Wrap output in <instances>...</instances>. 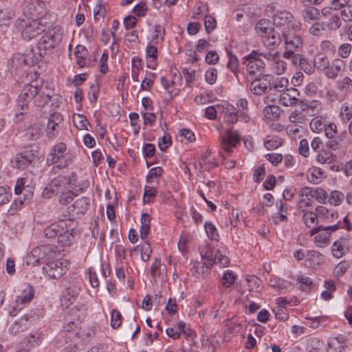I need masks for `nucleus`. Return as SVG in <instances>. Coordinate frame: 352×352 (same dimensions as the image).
<instances>
[{
  "label": "nucleus",
  "instance_id": "338daca9",
  "mask_svg": "<svg viewBox=\"0 0 352 352\" xmlns=\"http://www.w3.org/2000/svg\"><path fill=\"white\" fill-rule=\"evenodd\" d=\"M322 177V171L318 168H314L309 172L307 178L310 182L318 184L320 182Z\"/></svg>",
  "mask_w": 352,
  "mask_h": 352
},
{
  "label": "nucleus",
  "instance_id": "f03ea898",
  "mask_svg": "<svg viewBox=\"0 0 352 352\" xmlns=\"http://www.w3.org/2000/svg\"><path fill=\"white\" fill-rule=\"evenodd\" d=\"M63 30L58 26L54 27L51 30L45 33L38 41L36 50L30 49L26 50L24 61L28 65L36 64L41 60L48 50H52L58 46L62 41Z\"/></svg>",
  "mask_w": 352,
  "mask_h": 352
},
{
  "label": "nucleus",
  "instance_id": "b1692460",
  "mask_svg": "<svg viewBox=\"0 0 352 352\" xmlns=\"http://www.w3.org/2000/svg\"><path fill=\"white\" fill-rule=\"evenodd\" d=\"M34 159V156L28 151L17 154L12 162L13 166L23 170L32 163Z\"/></svg>",
  "mask_w": 352,
  "mask_h": 352
},
{
  "label": "nucleus",
  "instance_id": "f257e3e1",
  "mask_svg": "<svg viewBox=\"0 0 352 352\" xmlns=\"http://www.w3.org/2000/svg\"><path fill=\"white\" fill-rule=\"evenodd\" d=\"M51 96L52 91L46 85H38L36 82L24 85L18 97V106L22 111L16 113V121L21 120L20 117L23 115V110L28 107L30 101H33L37 107H44L49 102Z\"/></svg>",
  "mask_w": 352,
  "mask_h": 352
},
{
  "label": "nucleus",
  "instance_id": "bb28decb",
  "mask_svg": "<svg viewBox=\"0 0 352 352\" xmlns=\"http://www.w3.org/2000/svg\"><path fill=\"white\" fill-rule=\"evenodd\" d=\"M211 153L210 151H206L203 154L201 158L195 162V168H198L199 171L202 170H209L216 166L214 159L210 158Z\"/></svg>",
  "mask_w": 352,
  "mask_h": 352
},
{
  "label": "nucleus",
  "instance_id": "2f4dec72",
  "mask_svg": "<svg viewBox=\"0 0 352 352\" xmlns=\"http://www.w3.org/2000/svg\"><path fill=\"white\" fill-rule=\"evenodd\" d=\"M248 101L245 98H240L236 101V111L239 113L240 120L245 123L250 122L251 118L248 113Z\"/></svg>",
  "mask_w": 352,
  "mask_h": 352
},
{
  "label": "nucleus",
  "instance_id": "864d4df0",
  "mask_svg": "<svg viewBox=\"0 0 352 352\" xmlns=\"http://www.w3.org/2000/svg\"><path fill=\"white\" fill-rule=\"evenodd\" d=\"M14 16V12L12 10L8 8L0 10V24L1 25H8L13 19Z\"/></svg>",
  "mask_w": 352,
  "mask_h": 352
},
{
  "label": "nucleus",
  "instance_id": "39448f33",
  "mask_svg": "<svg viewBox=\"0 0 352 352\" xmlns=\"http://www.w3.org/2000/svg\"><path fill=\"white\" fill-rule=\"evenodd\" d=\"M78 180L76 173H71L69 175H58L52 179L42 191L41 195L45 199H50L57 196L66 189L67 186H75Z\"/></svg>",
  "mask_w": 352,
  "mask_h": 352
},
{
  "label": "nucleus",
  "instance_id": "e2e57ef3",
  "mask_svg": "<svg viewBox=\"0 0 352 352\" xmlns=\"http://www.w3.org/2000/svg\"><path fill=\"white\" fill-rule=\"evenodd\" d=\"M350 267V263L347 261L340 262L334 268L333 274L336 277L343 276Z\"/></svg>",
  "mask_w": 352,
  "mask_h": 352
},
{
  "label": "nucleus",
  "instance_id": "cd10ccee",
  "mask_svg": "<svg viewBox=\"0 0 352 352\" xmlns=\"http://www.w3.org/2000/svg\"><path fill=\"white\" fill-rule=\"evenodd\" d=\"M65 228V221H60L53 223L45 228L43 235L47 239L58 237V233Z\"/></svg>",
  "mask_w": 352,
  "mask_h": 352
},
{
  "label": "nucleus",
  "instance_id": "13d9d810",
  "mask_svg": "<svg viewBox=\"0 0 352 352\" xmlns=\"http://www.w3.org/2000/svg\"><path fill=\"white\" fill-rule=\"evenodd\" d=\"M296 281L299 284L300 288L303 292H309L312 287V280L310 278L304 276H298Z\"/></svg>",
  "mask_w": 352,
  "mask_h": 352
},
{
  "label": "nucleus",
  "instance_id": "5fc2aeb1",
  "mask_svg": "<svg viewBox=\"0 0 352 352\" xmlns=\"http://www.w3.org/2000/svg\"><path fill=\"white\" fill-rule=\"evenodd\" d=\"M312 192L313 198H314L317 201L321 204L326 203L328 198V193L324 189L322 188H316L315 189H312Z\"/></svg>",
  "mask_w": 352,
  "mask_h": 352
},
{
  "label": "nucleus",
  "instance_id": "ddd939ff",
  "mask_svg": "<svg viewBox=\"0 0 352 352\" xmlns=\"http://www.w3.org/2000/svg\"><path fill=\"white\" fill-rule=\"evenodd\" d=\"M81 282L79 278H73L69 285L63 292L60 302L62 306L68 308L76 300L80 291Z\"/></svg>",
  "mask_w": 352,
  "mask_h": 352
},
{
  "label": "nucleus",
  "instance_id": "4d7b16f0",
  "mask_svg": "<svg viewBox=\"0 0 352 352\" xmlns=\"http://www.w3.org/2000/svg\"><path fill=\"white\" fill-rule=\"evenodd\" d=\"M325 98L329 103L341 102L342 97L334 89L328 88L326 91Z\"/></svg>",
  "mask_w": 352,
  "mask_h": 352
},
{
  "label": "nucleus",
  "instance_id": "69168bd1",
  "mask_svg": "<svg viewBox=\"0 0 352 352\" xmlns=\"http://www.w3.org/2000/svg\"><path fill=\"white\" fill-rule=\"evenodd\" d=\"M317 161L320 164H331L334 161V156L329 152L321 151L317 155Z\"/></svg>",
  "mask_w": 352,
  "mask_h": 352
},
{
  "label": "nucleus",
  "instance_id": "20e7f679",
  "mask_svg": "<svg viewBox=\"0 0 352 352\" xmlns=\"http://www.w3.org/2000/svg\"><path fill=\"white\" fill-rule=\"evenodd\" d=\"M256 34L268 50L276 49L281 43V36L275 31L273 22L267 19L259 20L255 25Z\"/></svg>",
  "mask_w": 352,
  "mask_h": 352
},
{
  "label": "nucleus",
  "instance_id": "5701e85b",
  "mask_svg": "<svg viewBox=\"0 0 352 352\" xmlns=\"http://www.w3.org/2000/svg\"><path fill=\"white\" fill-rule=\"evenodd\" d=\"M63 120V118L59 113H54L50 115L46 129V133L48 138H55L59 124Z\"/></svg>",
  "mask_w": 352,
  "mask_h": 352
},
{
  "label": "nucleus",
  "instance_id": "1a4fd4ad",
  "mask_svg": "<svg viewBox=\"0 0 352 352\" xmlns=\"http://www.w3.org/2000/svg\"><path fill=\"white\" fill-rule=\"evenodd\" d=\"M241 136L237 131L228 129L220 137L219 153L226 159L241 142Z\"/></svg>",
  "mask_w": 352,
  "mask_h": 352
},
{
  "label": "nucleus",
  "instance_id": "774afa93",
  "mask_svg": "<svg viewBox=\"0 0 352 352\" xmlns=\"http://www.w3.org/2000/svg\"><path fill=\"white\" fill-rule=\"evenodd\" d=\"M352 86V80L348 76H344L338 82L337 88L341 91H349Z\"/></svg>",
  "mask_w": 352,
  "mask_h": 352
},
{
  "label": "nucleus",
  "instance_id": "a211bd4d",
  "mask_svg": "<svg viewBox=\"0 0 352 352\" xmlns=\"http://www.w3.org/2000/svg\"><path fill=\"white\" fill-rule=\"evenodd\" d=\"M336 10L332 8H324L321 10V14L323 16L328 18L327 21L323 22L324 25L330 30H336L342 25V21L340 19L338 13Z\"/></svg>",
  "mask_w": 352,
  "mask_h": 352
},
{
  "label": "nucleus",
  "instance_id": "dca6fc26",
  "mask_svg": "<svg viewBox=\"0 0 352 352\" xmlns=\"http://www.w3.org/2000/svg\"><path fill=\"white\" fill-rule=\"evenodd\" d=\"M67 152V145L63 142L55 144L50 151L47 157V164L65 166V157Z\"/></svg>",
  "mask_w": 352,
  "mask_h": 352
},
{
  "label": "nucleus",
  "instance_id": "aec40b11",
  "mask_svg": "<svg viewBox=\"0 0 352 352\" xmlns=\"http://www.w3.org/2000/svg\"><path fill=\"white\" fill-rule=\"evenodd\" d=\"M345 63L340 58H335L329 63L328 69L324 72L325 76L329 79H336L342 72H344Z\"/></svg>",
  "mask_w": 352,
  "mask_h": 352
},
{
  "label": "nucleus",
  "instance_id": "603ef678",
  "mask_svg": "<svg viewBox=\"0 0 352 352\" xmlns=\"http://www.w3.org/2000/svg\"><path fill=\"white\" fill-rule=\"evenodd\" d=\"M329 198V202L333 206H340L345 198L344 195L338 190L331 192Z\"/></svg>",
  "mask_w": 352,
  "mask_h": 352
},
{
  "label": "nucleus",
  "instance_id": "4468645a",
  "mask_svg": "<svg viewBox=\"0 0 352 352\" xmlns=\"http://www.w3.org/2000/svg\"><path fill=\"white\" fill-rule=\"evenodd\" d=\"M21 7L22 16L38 19L43 14V3L40 0H23Z\"/></svg>",
  "mask_w": 352,
  "mask_h": 352
},
{
  "label": "nucleus",
  "instance_id": "393cba45",
  "mask_svg": "<svg viewBox=\"0 0 352 352\" xmlns=\"http://www.w3.org/2000/svg\"><path fill=\"white\" fill-rule=\"evenodd\" d=\"M312 188L305 186L302 187L300 192V199L297 204L298 210L306 209V208L311 205Z\"/></svg>",
  "mask_w": 352,
  "mask_h": 352
},
{
  "label": "nucleus",
  "instance_id": "423d86ee",
  "mask_svg": "<svg viewBox=\"0 0 352 352\" xmlns=\"http://www.w3.org/2000/svg\"><path fill=\"white\" fill-rule=\"evenodd\" d=\"M16 31L20 33L21 38L25 41H30L41 34L44 30V25L38 19L20 16L15 21Z\"/></svg>",
  "mask_w": 352,
  "mask_h": 352
},
{
  "label": "nucleus",
  "instance_id": "0eeeda50",
  "mask_svg": "<svg viewBox=\"0 0 352 352\" xmlns=\"http://www.w3.org/2000/svg\"><path fill=\"white\" fill-rule=\"evenodd\" d=\"M56 248L52 245H43L32 248L28 254L26 263L31 265H36L43 263L56 255Z\"/></svg>",
  "mask_w": 352,
  "mask_h": 352
},
{
  "label": "nucleus",
  "instance_id": "3c124183",
  "mask_svg": "<svg viewBox=\"0 0 352 352\" xmlns=\"http://www.w3.org/2000/svg\"><path fill=\"white\" fill-rule=\"evenodd\" d=\"M288 85V79L285 77H280L273 81L270 89H273L277 91H283L285 89H287Z\"/></svg>",
  "mask_w": 352,
  "mask_h": 352
},
{
  "label": "nucleus",
  "instance_id": "f3484780",
  "mask_svg": "<svg viewBox=\"0 0 352 352\" xmlns=\"http://www.w3.org/2000/svg\"><path fill=\"white\" fill-rule=\"evenodd\" d=\"M43 270L49 278L57 279L63 276L67 269L65 262L56 260L45 264L43 267Z\"/></svg>",
  "mask_w": 352,
  "mask_h": 352
},
{
  "label": "nucleus",
  "instance_id": "a18cd8bd",
  "mask_svg": "<svg viewBox=\"0 0 352 352\" xmlns=\"http://www.w3.org/2000/svg\"><path fill=\"white\" fill-rule=\"evenodd\" d=\"M87 312V307L83 303H78L70 310V314L74 320L80 321L83 320Z\"/></svg>",
  "mask_w": 352,
  "mask_h": 352
},
{
  "label": "nucleus",
  "instance_id": "c756f323",
  "mask_svg": "<svg viewBox=\"0 0 352 352\" xmlns=\"http://www.w3.org/2000/svg\"><path fill=\"white\" fill-rule=\"evenodd\" d=\"M299 214L302 217L303 223L307 228H315L318 223L317 214L316 212L307 210V209L299 210Z\"/></svg>",
  "mask_w": 352,
  "mask_h": 352
},
{
  "label": "nucleus",
  "instance_id": "412c9836",
  "mask_svg": "<svg viewBox=\"0 0 352 352\" xmlns=\"http://www.w3.org/2000/svg\"><path fill=\"white\" fill-rule=\"evenodd\" d=\"M34 296V290L29 284L23 286L21 294L17 296L15 301L18 303V309H23L25 305L30 303Z\"/></svg>",
  "mask_w": 352,
  "mask_h": 352
},
{
  "label": "nucleus",
  "instance_id": "bf43d9fd",
  "mask_svg": "<svg viewBox=\"0 0 352 352\" xmlns=\"http://www.w3.org/2000/svg\"><path fill=\"white\" fill-rule=\"evenodd\" d=\"M140 249L141 251V258L143 261H148L151 257V254L152 253V249L151 247V245L148 242H145L144 244L141 245L140 248L139 246H136L134 248V250H137L138 249Z\"/></svg>",
  "mask_w": 352,
  "mask_h": 352
},
{
  "label": "nucleus",
  "instance_id": "c85d7f7f",
  "mask_svg": "<svg viewBox=\"0 0 352 352\" xmlns=\"http://www.w3.org/2000/svg\"><path fill=\"white\" fill-rule=\"evenodd\" d=\"M281 109L277 105L266 106L263 111V119L265 122L276 121L279 119Z\"/></svg>",
  "mask_w": 352,
  "mask_h": 352
},
{
  "label": "nucleus",
  "instance_id": "9d476101",
  "mask_svg": "<svg viewBox=\"0 0 352 352\" xmlns=\"http://www.w3.org/2000/svg\"><path fill=\"white\" fill-rule=\"evenodd\" d=\"M339 228L340 225L337 223L328 226H318L310 230V235L314 236L313 241L317 247L324 248L329 244L331 233Z\"/></svg>",
  "mask_w": 352,
  "mask_h": 352
},
{
  "label": "nucleus",
  "instance_id": "2eb2a0df",
  "mask_svg": "<svg viewBox=\"0 0 352 352\" xmlns=\"http://www.w3.org/2000/svg\"><path fill=\"white\" fill-rule=\"evenodd\" d=\"M280 36L281 39H284L285 48L283 56H289L292 52H298L302 48V40L299 35L283 32Z\"/></svg>",
  "mask_w": 352,
  "mask_h": 352
},
{
  "label": "nucleus",
  "instance_id": "8fccbe9b",
  "mask_svg": "<svg viewBox=\"0 0 352 352\" xmlns=\"http://www.w3.org/2000/svg\"><path fill=\"white\" fill-rule=\"evenodd\" d=\"M142 69V62L138 58H133L132 59V69L131 77L133 81L138 82L139 74Z\"/></svg>",
  "mask_w": 352,
  "mask_h": 352
},
{
  "label": "nucleus",
  "instance_id": "c03bdc74",
  "mask_svg": "<svg viewBox=\"0 0 352 352\" xmlns=\"http://www.w3.org/2000/svg\"><path fill=\"white\" fill-rule=\"evenodd\" d=\"M237 275L230 270H226L222 276V285L226 288L231 287L236 282Z\"/></svg>",
  "mask_w": 352,
  "mask_h": 352
},
{
  "label": "nucleus",
  "instance_id": "7ed1b4c3",
  "mask_svg": "<svg viewBox=\"0 0 352 352\" xmlns=\"http://www.w3.org/2000/svg\"><path fill=\"white\" fill-rule=\"evenodd\" d=\"M266 12L272 19L274 25L282 32L292 30L298 31L302 28L300 21L294 16L288 10L282 8L277 3H273L267 6Z\"/></svg>",
  "mask_w": 352,
  "mask_h": 352
},
{
  "label": "nucleus",
  "instance_id": "e433bc0d",
  "mask_svg": "<svg viewBox=\"0 0 352 352\" xmlns=\"http://www.w3.org/2000/svg\"><path fill=\"white\" fill-rule=\"evenodd\" d=\"M306 258L311 267H316L325 261L324 256L316 250H309L306 254Z\"/></svg>",
  "mask_w": 352,
  "mask_h": 352
},
{
  "label": "nucleus",
  "instance_id": "ea45409f",
  "mask_svg": "<svg viewBox=\"0 0 352 352\" xmlns=\"http://www.w3.org/2000/svg\"><path fill=\"white\" fill-rule=\"evenodd\" d=\"M320 10L314 7H308L301 11V16L305 22L316 21L320 16Z\"/></svg>",
  "mask_w": 352,
  "mask_h": 352
},
{
  "label": "nucleus",
  "instance_id": "09e8293b",
  "mask_svg": "<svg viewBox=\"0 0 352 352\" xmlns=\"http://www.w3.org/2000/svg\"><path fill=\"white\" fill-rule=\"evenodd\" d=\"M264 145L267 150L276 149L282 145V140L278 136H267Z\"/></svg>",
  "mask_w": 352,
  "mask_h": 352
},
{
  "label": "nucleus",
  "instance_id": "052dcab7",
  "mask_svg": "<svg viewBox=\"0 0 352 352\" xmlns=\"http://www.w3.org/2000/svg\"><path fill=\"white\" fill-rule=\"evenodd\" d=\"M208 237L211 240H217L219 234L215 226L210 221H206L204 224Z\"/></svg>",
  "mask_w": 352,
  "mask_h": 352
},
{
  "label": "nucleus",
  "instance_id": "9b49d317",
  "mask_svg": "<svg viewBox=\"0 0 352 352\" xmlns=\"http://www.w3.org/2000/svg\"><path fill=\"white\" fill-rule=\"evenodd\" d=\"M89 186V182L88 180L79 182L77 180L75 186H69V189L64 190L59 194L58 199L59 204L65 206L71 204L75 197L84 192Z\"/></svg>",
  "mask_w": 352,
  "mask_h": 352
},
{
  "label": "nucleus",
  "instance_id": "c9c22d12",
  "mask_svg": "<svg viewBox=\"0 0 352 352\" xmlns=\"http://www.w3.org/2000/svg\"><path fill=\"white\" fill-rule=\"evenodd\" d=\"M346 346L343 338H330L327 344V352H342Z\"/></svg>",
  "mask_w": 352,
  "mask_h": 352
},
{
  "label": "nucleus",
  "instance_id": "6e6d98bb",
  "mask_svg": "<svg viewBox=\"0 0 352 352\" xmlns=\"http://www.w3.org/2000/svg\"><path fill=\"white\" fill-rule=\"evenodd\" d=\"M326 123L320 117L314 118L310 122V129L314 133H320L324 130Z\"/></svg>",
  "mask_w": 352,
  "mask_h": 352
},
{
  "label": "nucleus",
  "instance_id": "473e14b6",
  "mask_svg": "<svg viewBox=\"0 0 352 352\" xmlns=\"http://www.w3.org/2000/svg\"><path fill=\"white\" fill-rule=\"evenodd\" d=\"M223 120L229 124H235L240 120L239 113L236 108L231 104H226L223 109Z\"/></svg>",
  "mask_w": 352,
  "mask_h": 352
},
{
  "label": "nucleus",
  "instance_id": "49530a36",
  "mask_svg": "<svg viewBox=\"0 0 352 352\" xmlns=\"http://www.w3.org/2000/svg\"><path fill=\"white\" fill-rule=\"evenodd\" d=\"M73 122L74 125L78 130H89L88 126H89V122L87 118L82 114L74 113L73 115Z\"/></svg>",
  "mask_w": 352,
  "mask_h": 352
},
{
  "label": "nucleus",
  "instance_id": "6ab92c4d",
  "mask_svg": "<svg viewBox=\"0 0 352 352\" xmlns=\"http://www.w3.org/2000/svg\"><path fill=\"white\" fill-rule=\"evenodd\" d=\"M72 221H65V228L58 233L57 242L61 247H68L72 244L74 236Z\"/></svg>",
  "mask_w": 352,
  "mask_h": 352
},
{
  "label": "nucleus",
  "instance_id": "4c0bfd02",
  "mask_svg": "<svg viewBox=\"0 0 352 352\" xmlns=\"http://www.w3.org/2000/svg\"><path fill=\"white\" fill-rule=\"evenodd\" d=\"M90 199L88 197H82L76 199L72 204L74 210L78 214H85L89 209Z\"/></svg>",
  "mask_w": 352,
  "mask_h": 352
},
{
  "label": "nucleus",
  "instance_id": "f704fd0d",
  "mask_svg": "<svg viewBox=\"0 0 352 352\" xmlns=\"http://www.w3.org/2000/svg\"><path fill=\"white\" fill-rule=\"evenodd\" d=\"M146 65L148 68L155 69L157 66L156 60L157 58V47L148 44L146 48Z\"/></svg>",
  "mask_w": 352,
  "mask_h": 352
},
{
  "label": "nucleus",
  "instance_id": "4be33fe9",
  "mask_svg": "<svg viewBox=\"0 0 352 352\" xmlns=\"http://www.w3.org/2000/svg\"><path fill=\"white\" fill-rule=\"evenodd\" d=\"M299 92L295 88L287 89L279 96L278 101L285 107H291L296 104L298 101Z\"/></svg>",
  "mask_w": 352,
  "mask_h": 352
},
{
  "label": "nucleus",
  "instance_id": "a19ab883",
  "mask_svg": "<svg viewBox=\"0 0 352 352\" xmlns=\"http://www.w3.org/2000/svg\"><path fill=\"white\" fill-rule=\"evenodd\" d=\"M329 63V58L325 54L318 53L315 55L314 58V66L318 71L324 72L326 69H328Z\"/></svg>",
  "mask_w": 352,
  "mask_h": 352
},
{
  "label": "nucleus",
  "instance_id": "79ce46f5",
  "mask_svg": "<svg viewBox=\"0 0 352 352\" xmlns=\"http://www.w3.org/2000/svg\"><path fill=\"white\" fill-rule=\"evenodd\" d=\"M151 217L148 213H142L141 216V226L140 229V237L142 239L147 238L150 231Z\"/></svg>",
  "mask_w": 352,
  "mask_h": 352
},
{
  "label": "nucleus",
  "instance_id": "6e6552de",
  "mask_svg": "<svg viewBox=\"0 0 352 352\" xmlns=\"http://www.w3.org/2000/svg\"><path fill=\"white\" fill-rule=\"evenodd\" d=\"M265 52H260L257 50H253L250 54L244 57V64L245 65V72L247 78L254 79L260 74L265 69V63L261 58Z\"/></svg>",
  "mask_w": 352,
  "mask_h": 352
},
{
  "label": "nucleus",
  "instance_id": "a878e982",
  "mask_svg": "<svg viewBox=\"0 0 352 352\" xmlns=\"http://www.w3.org/2000/svg\"><path fill=\"white\" fill-rule=\"evenodd\" d=\"M315 210L318 220L321 219L326 223H331L338 218L337 212L333 210H329L324 206H317Z\"/></svg>",
  "mask_w": 352,
  "mask_h": 352
},
{
  "label": "nucleus",
  "instance_id": "7c9ffc66",
  "mask_svg": "<svg viewBox=\"0 0 352 352\" xmlns=\"http://www.w3.org/2000/svg\"><path fill=\"white\" fill-rule=\"evenodd\" d=\"M347 239L341 237L336 241L331 247V252L333 257L340 258L342 257L346 252Z\"/></svg>",
  "mask_w": 352,
  "mask_h": 352
},
{
  "label": "nucleus",
  "instance_id": "72a5a7b5",
  "mask_svg": "<svg viewBox=\"0 0 352 352\" xmlns=\"http://www.w3.org/2000/svg\"><path fill=\"white\" fill-rule=\"evenodd\" d=\"M210 267L205 266V264L199 262H194L192 263L190 272L196 278H205L210 274Z\"/></svg>",
  "mask_w": 352,
  "mask_h": 352
},
{
  "label": "nucleus",
  "instance_id": "de8ad7c7",
  "mask_svg": "<svg viewBox=\"0 0 352 352\" xmlns=\"http://www.w3.org/2000/svg\"><path fill=\"white\" fill-rule=\"evenodd\" d=\"M307 120V116L302 111L294 110L289 116V122L296 124H305Z\"/></svg>",
  "mask_w": 352,
  "mask_h": 352
},
{
  "label": "nucleus",
  "instance_id": "58836bf2",
  "mask_svg": "<svg viewBox=\"0 0 352 352\" xmlns=\"http://www.w3.org/2000/svg\"><path fill=\"white\" fill-rule=\"evenodd\" d=\"M252 79V81L250 85V91L256 95H262L265 94L267 89L268 85L266 82L258 80L256 77Z\"/></svg>",
  "mask_w": 352,
  "mask_h": 352
},
{
  "label": "nucleus",
  "instance_id": "680f3d73",
  "mask_svg": "<svg viewBox=\"0 0 352 352\" xmlns=\"http://www.w3.org/2000/svg\"><path fill=\"white\" fill-rule=\"evenodd\" d=\"M340 117L346 122L352 118V106L349 104L344 103L340 107Z\"/></svg>",
  "mask_w": 352,
  "mask_h": 352
},
{
  "label": "nucleus",
  "instance_id": "37998d69",
  "mask_svg": "<svg viewBox=\"0 0 352 352\" xmlns=\"http://www.w3.org/2000/svg\"><path fill=\"white\" fill-rule=\"evenodd\" d=\"M87 50L84 46L77 45L74 51V56L76 57V63L79 67H83L85 66V56H87Z\"/></svg>",
  "mask_w": 352,
  "mask_h": 352
},
{
  "label": "nucleus",
  "instance_id": "0e129e2a",
  "mask_svg": "<svg viewBox=\"0 0 352 352\" xmlns=\"http://www.w3.org/2000/svg\"><path fill=\"white\" fill-rule=\"evenodd\" d=\"M228 62L227 64V67L235 74L236 76L237 73L239 72V60L237 57L232 54L231 52H228Z\"/></svg>",
  "mask_w": 352,
  "mask_h": 352
},
{
  "label": "nucleus",
  "instance_id": "f8f14e48",
  "mask_svg": "<svg viewBox=\"0 0 352 352\" xmlns=\"http://www.w3.org/2000/svg\"><path fill=\"white\" fill-rule=\"evenodd\" d=\"M268 61V69L272 74H283L287 68V63L280 58L278 52H268L263 54Z\"/></svg>",
  "mask_w": 352,
  "mask_h": 352
}]
</instances>
